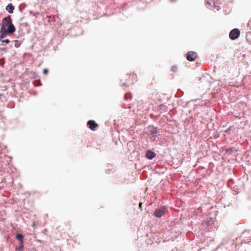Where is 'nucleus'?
<instances>
[{
	"label": "nucleus",
	"instance_id": "1",
	"mask_svg": "<svg viewBox=\"0 0 251 251\" xmlns=\"http://www.w3.org/2000/svg\"><path fill=\"white\" fill-rule=\"evenodd\" d=\"M122 80L124 81L122 84L123 86H128V84H132L134 81H137V75L134 73H130L124 76Z\"/></svg>",
	"mask_w": 251,
	"mask_h": 251
},
{
	"label": "nucleus",
	"instance_id": "2",
	"mask_svg": "<svg viewBox=\"0 0 251 251\" xmlns=\"http://www.w3.org/2000/svg\"><path fill=\"white\" fill-rule=\"evenodd\" d=\"M15 27L13 25H11L7 28V29H0V40L3 39L6 37L8 34L13 33L15 31Z\"/></svg>",
	"mask_w": 251,
	"mask_h": 251
},
{
	"label": "nucleus",
	"instance_id": "3",
	"mask_svg": "<svg viewBox=\"0 0 251 251\" xmlns=\"http://www.w3.org/2000/svg\"><path fill=\"white\" fill-rule=\"evenodd\" d=\"M11 25H13L12 23V19L11 18V16L8 15L2 20L1 29H7V28H8V26H10Z\"/></svg>",
	"mask_w": 251,
	"mask_h": 251
},
{
	"label": "nucleus",
	"instance_id": "4",
	"mask_svg": "<svg viewBox=\"0 0 251 251\" xmlns=\"http://www.w3.org/2000/svg\"><path fill=\"white\" fill-rule=\"evenodd\" d=\"M240 35V31L238 28L232 29L229 33V36L231 40H235L237 39Z\"/></svg>",
	"mask_w": 251,
	"mask_h": 251
},
{
	"label": "nucleus",
	"instance_id": "5",
	"mask_svg": "<svg viewBox=\"0 0 251 251\" xmlns=\"http://www.w3.org/2000/svg\"><path fill=\"white\" fill-rule=\"evenodd\" d=\"M198 57L197 53L194 51H188L186 54V58L188 61H193Z\"/></svg>",
	"mask_w": 251,
	"mask_h": 251
},
{
	"label": "nucleus",
	"instance_id": "6",
	"mask_svg": "<svg viewBox=\"0 0 251 251\" xmlns=\"http://www.w3.org/2000/svg\"><path fill=\"white\" fill-rule=\"evenodd\" d=\"M87 126L92 130H95L99 126L97 123L94 120H90L87 123Z\"/></svg>",
	"mask_w": 251,
	"mask_h": 251
},
{
	"label": "nucleus",
	"instance_id": "7",
	"mask_svg": "<svg viewBox=\"0 0 251 251\" xmlns=\"http://www.w3.org/2000/svg\"><path fill=\"white\" fill-rule=\"evenodd\" d=\"M165 208L156 209L154 215L156 217L160 218L164 214Z\"/></svg>",
	"mask_w": 251,
	"mask_h": 251
},
{
	"label": "nucleus",
	"instance_id": "8",
	"mask_svg": "<svg viewBox=\"0 0 251 251\" xmlns=\"http://www.w3.org/2000/svg\"><path fill=\"white\" fill-rule=\"evenodd\" d=\"M155 155L156 154L154 152L149 150L147 151L146 153V157L149 159H152Z\"/></svg>",
	"mask_w": 251,
	"mask_h": 251
},
{
	"label": "nucleus",
	"instance_id": "9",
	"mask_svg": "<svg viewBox=\"0 0 251 251\" xmlns=\"http://www.w3.org/2000/svg\"><path fill=\"white\" fill-rule=\"evenodd\" d=\"M14 9V6L12 3H9L6 7V10L9 13H12Z\"/></svg>",
	"mask_w": 251,
	"mask_h": 251
},
{
	"label": "nucleus",
	"instance_id": "10",
	"mask_svg": "<svg viewBox=\"0 0 251 251\" xmlns=\"http://www.w3.org/2000/svg\"><path fill=\"white\" fill-rule=\"evenodd\" d=\"M16 238L19 241V243H24V236L22 234H17L16 235Z\"/></svg>",
	"mask_w": 251,
	"mask_h": 251
},
{
	"label": "nucleus",
	"instance_id": "11",
	"mask_svg": "<svg viewBox=\"0 0 251 251\" xmlns=\"http://www.w3.org/2000/svg\"><path fill=\"white\" fill-rule=\"evenodd\" d=\"M24 248V243H19V247L16 248V251H22Z\"/></svg>",
	"mask_w": 251,
	"mask_h": 251
},
{
	"label": "nucleus",
	"instance_id": "12",
	"mask_svg": "<svg viewBox=\"0 0 251 251\" xmlns=\"http://www.w3.org/2000/svg\"><path fill=\"white\" fill-rule=\"evenodd\" d=\"M0 41L2 42L5 43L6 44H8L10 42V41L9 39H5V40L1 39V40H0Z\"/></svg>",
	"mask_w": 251,
	"mask_h": 251
},
{
	"label": "nucleus",
	"instance_id": "13",
	"mask_svg": "<svg viewBox=\"0 0 251 251\" xmlns=\"http://www.w3.org/2000/svg\"><path fill=\"white\" fill-rule=\"evenodd\" d=\"M43 72L45 75H46L48 73V70L47 69H44Z\"/></svg>",
	"mask_w": 251,
	"mask_h": 251
},
{
	"label": "nucleus",
	"instance_id": "14",
	"mask_svg": "<svg viewBox=\"0 0 251 251\" xmlns=\"http://www.w3.org/2000/svg\"><path fill=\"white\" fill-rule=\"evenodd\" d=\"M16 43L15 44V47H16V48H18L20 45V44L19 43L18 41H16Z\"/></svg>",
	"mask_w": 251,
	"mask_h": 251
},
{
	"label": "nucleus",
	"instance_id": "15",
	"mask_svg": "<svg viewBox=\"0 0 251 251\" xmlns=\"http://www.w3.org/2000/svg\"><path fill=\"white\" fill-rule=\"evenodd\" d=\"M177 68L176 67V66H173L172 68V70L173 71V72H176V70H177Z\"/></svg>",
	"mask_w": 251,
	"mask_h": 251
},
{
	"label": "nucleus",
	"instance_id": "16",
	"mask_svg": "<svg viewBox=\"0 0 251 251\" xmlns=\"http://www.w3.org/2000/svg\"><path fill=\"white\" fill-rule=\"evenodd\" d=\"M152 134L154 135L155 134L157 133V131L156 129L154 130L152 132Z\"/></svg>",
	"mask_w": 251,
	"mask_h": 251
},
{
	"label": "nucleus",
	"instance_id": "17",
	"mask_svg": "<svg viewBox=\"0 0 251 251\" xmlns=\"http://www.w3.org/2000/svg\"><path fill=\"white\" fill-rule=\"evenodd\" d=\"M205 1L207 2V3L208 4H209V5L210 4V2H209L208 1V0H205Z\"/></svg>",
	"mask_w": 251,
	"mask_h": 251
},
{
	"label": "nucleus",
	"instance_id": "18",
	"mask_svg": "<svg viewBox=\"0 0 251 251\" xmlns=\"http://www.w3.org/2000/svg\"><path fill=\"white\" fill-rule=\"evenodd\" d=\"M142 204V202H140V203H139V206H140V207H141Z\"/></svg>",
	"mask_w": 251,
	"mask_h": 251
}]
</instances>
